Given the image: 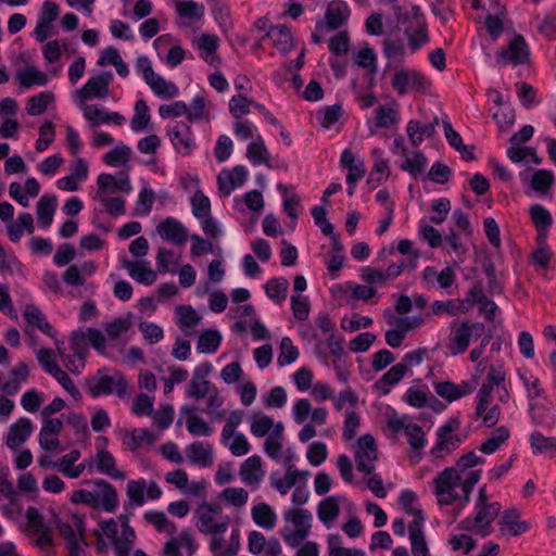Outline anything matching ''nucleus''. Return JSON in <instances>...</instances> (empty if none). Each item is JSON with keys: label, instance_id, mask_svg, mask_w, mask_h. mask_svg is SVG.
<instances>
[{"label": "nucleus", "instance_id": "nucleus-1", "mask_svg": "<svg viewBox=\"0 0 556 556\" xmlns=\"http://www.w3.org/2000/svg\"><path fill=\"white\" fill-rule=\"evenodd\" d=\"M481 477V470H470L466 476L451 467L442 470L433 480L434 494L439 505H452L459 501L460 507L470 502L473 486Z\"/></svg>", "mask_w": 556, "mask_h": 556}, {"label": "nucleus", "instance_id": "nucleus-2", "mask_svg": "<svg viewBox=\"0 0 556 556\" xmlns=\"http://www.w3.org/2000/svg\"><path fill=\"white\" fill-rule=\"evenodd\" d=\"M195 527L204 534H224L230 525V518L223 514L219 504L203 502L194 511Z\"/></svg>", "mask_w": 556, "mask_h": 556}, {"label": "nucleus", "instance_id": "nucleus-3", "mask_svg": "<svg viewBox=\"0 0 556 556\" xmlns=\"http://www.w3.org/2000/svg\"><path fill=\"white\" fill-rule=\"evenodd\" d=\"M86 390L92 397L112 393L124 397L129 394L128 381L122 372L106 375L102 369L98 370L96 376L86 379Z\"/></svg>", "mask_w": 556, "mask_h": 556}, {"label": "nucleus", "instance_id": "nucleus-4", "mask_svg": "<svg viewBox=\"0 0 556 556\" xmlns=\"http://www.w3.org/2000/svg\"><path fill=\"white\" fill-rule=\"evenodd\" d=\"M55 529L66 542V549L70 556H83L84 548L88 543L86 541V527L84 518L78 514H72L67 520L58 519Z\"/></svg>", "mask_w": 556, "mask_h": 556}, {"label": "nucleus", "instance_id": "nucleus-5", "mask_svg": "<svg viewBox=\"0 0 556 556\" xmlns=\"http://www.w3.org/2000/svg\"><path fill=\"white\" fill-rule=\"evenodd\" d=\"M283 518L286 522L292 523L293 529L286 526L281 536L290 547L295 548L308 536L313 516L309 510L298 508L285 511Z\"/></svg>", "mask_w": 556, "mask_h": 556}, {"label": "nucleus", "instance_id": "nucleus-6", "mask_svg": "<svg viewBox=\"0 0 556 556\" xmlns=\"http://www.w3.org/2000/svg\"><path fill=\"white\" fill-rule=\"evenodd\" d=\"M485 332V326L482 323H470L464 320L451 324V336L447 344L450 353L454 356L465 353L471 342L481 338Z\"/></svg>", "mask_w": 556, "mask_h": 556}, {"label": "nucleus", "instance_id": "nucleus-7", "mask_svg": "<svg viewBox=\"0 0 556 556\" xmlns=\"http://www.w3.org/2000/svg\"><path fill=\"white\" fill-rule=\"evenodd\" d=\"M475 517H467L458 523V529L488 536L491 533V525L501 511V504L492 502L488 505H475Z\"/></svg>", "mask_w": 556, "mask_h": 556}, {"label": "nucleus", "instance_id": "nucleus-8", "mask_svg": "<svg viewBox=\"0 0 556 556\" xmlns=\"http://www.w3.org/2000/svg\"><path fill=\"white\" fill-rule=\"evenodd\" d=\"M162 494L160 485L153 480L147 481L143 478L129 480L126 485V495L129 498V503L125 504V506H142L147 501L161 498Z\"/></svg>", "mask_w": 556, "mask_h": 556}, {"label": "nucleus", "instance_id": "nucleus-9", "mask_svg": "<svg viewBox=\"0 0 556 556\" xmlns=\"http://www.w3.org/2000/svg\"><path fill=\"white\" fill-rule=\"evenodd\" d=\"M459 425L460 422L458 419L451 418L446 424L438 429V440L435 445L430 451L431 456L434 458H443L445 455L452 453V451L460 445V437L453 433L459 428Z\"/></svg>", "mask_w": 556, "mask_h": 556}, {"label": "nucleus", "instance_id": "nucleus-10", "mask_svg": "<svg viewBox=\"0 0 556 556\" xmlns=\"http://www.w3.org/2000/svg\"><path fill=\"white\" fill-rule=\"evenodd\" d=\"M354 458L358 471L365 475L374 472L375 462L378 459V451L372 435L364 434L357 440Z\"/></svg>", "mask_w": 556, "mask_h": 556}, {"label": "nucleus", "instance_id": "nucleus-11", "mask_svg": "<svg viewBox=\"0 0 556 556\" xmlns=\"http://www.w3.org/2000/svg\"><path fill=\"white\" fill-rule=\"evenodd\" d=\"M112 73L105 72L99 76L91 77L83 88L76 91V98L80 104H86L90 99H104L109 96Z\"/></svg>", "mask_w": 556, "mask_h": 556}, {"label": "nucleus", "instance_id": "nucleus-12", "mask_svg": "<svg viewBox=\"0 0 556 556\" xmlns=\"http://www.w3.org/2000/svg\"><path fill=\"white\" fill-rule=\"evenodd\" d=\"M529 50L521 35L515 36L506 48H502L496 55L497 63L502 66L513 64L520 65L528 61Z\"/></svg>", "mask_w": 556, "mask_h": 556}, {"label": "nucleus", "instance_id": "nucleus-13", "mask_svg": "<svg viewBox=\"0 0 556 556\" xmlns=\"http://www.w3.org/2000/svg\"><path fill=\"white\" fill-rule=\"evenodd\" d=\"M506 379V372L502 365H491L485 380L482 382L477 393L478 410H483L485 403H491L494 388L503 386Z\"/></svg>", "mask_w": 556, "mask_h": 556}, {"label": "nucleus", "instance_id": "nucleus-14", "mask_svg": "<svg viewBox=\"0 0 556 556\" xmlns=\"http://www.w3.org/2000/svg\"><path fill=\"white\" fill-rule=\"evenodd\" d=\"M413 21L412 26L405 29V35L408 38V45L413 51L418 50L421 46L429 41L427 34V24L420 8L417 5L412 7Z\"/></svg>", "mask_w": 556, "mask_h": 556}, {"label": "nucleus", "instance_id": "nucleus-15", "mask_svg": "<svg viewBox=\"0 0 556 556\" xmlns=\"http://www.w3.org/2000/svg\"><path fill=\"white\" fill-rule=\"evenodd\" d=\"M26 518L31 531L39 535L36 540V545L42 551L52 547L54 542L51 530L45 528L43 517L39 510L34 506H29L26 510Z\"/></svg>", "mask_w": 556, "mask_h": 556}, {"label": "nucleus", "instance_id": "nucleus-16", "mask_svg": "<svg viewBox=\"0 0 556 556\" xmlns=\"http://www.w3.org/2000/svg\"><path fill=\"white\" fill-rule=\"evenodd\" d=\"M160 237L175 245H184L188 239L186 227L174 217H166L157 226Z\"/></svg>", "mask_w": 556, "mask_h": 556}, {"label": "nucleus", "instance_id": "nucleus-17", "mask_svg": "<svg viewBox=\"0 0 556 556\" xmlns=\"http://www.w3.org/2000/svg\"><path fill=\"white\" fill-rule=\"evenodd\" d=\"M80 109L85 118L92 122V127L109 123L121 126L125 123V117L122 114L117 112L109 113L104 108H99L98 105L80 104Z\"/></svg>", "mask_w": 556, "mask_h": 556}, {"label": "nucleus", "instance_id": "nucleus-18", "mask_svg": "<svg viewBox=\"0 0 556 556\" xmlns=\"http://www.w3.org/2000/svg\"><path fill=\"white\" fill-rule=\"evenodd\" d=\"M239 475L247 485L257 488L265 476L261 457L253 455L247 458L240 466Z\"/></svg>", "mask_w": 556, "mask_h": 556}, {"label": "nucleus", "instance_id": "nucleus-19", "mask_svg": "<svg viewBox=\"0 0 556 556\" xmlns=\"http://www.w3.org/2000/svg\"><path fill=\"white\" fill-rule=\"evenodd\" d=\"M531 220L538 231V244H545L548 229L553 224L551 213L541 204H533L529 208Z\"/></svg>", "mask_w": 556, "mask_h": 556}, {"label": "nucleus", "instance_id": "nucleus-20", "mask_svg": "<svg viewBox=\"0 0 556 556\" xmlns=\"http://www.w3.org/2000/svg\"><path fill=\"white\" fill-rule=\"evenodd\" d=\"M168 136L175 149L184 154H190L194 146L190 127L185 123H176L169 130Z\"/></svg>", "mask_w": 556, "mask_h": 556}, {"label": "nucleus", "instance_id": "nucleus-21", "mask_svg": "<svg viewBox=\"0 0 556 556\" xmlns=\"http://www.w3.org/2000/svg\"><path fill=\"white\" fill-rule=\"evenodd\" d=\"M308 471L298 470L293 465H289L285 477L279 478L276 475L270 476V484L281 495H286L298 482L306 481Z\"/></svg>", "mask_w": 556, "mask_h": 556}, {"label": "nucleus", "instance_id": "nucleus-22", "mask_svg": "<svg viewBox=\"0 0 556 556\" xmlns=\"http://www.w3.org/2000/svg\"><path fill=\"white\" fill-rule=\"evenodd\" d=\"M189 462L200 467H210L214 463L213 448L210 443L193 442L185 450Z\"/></svg>", "mask_w": 556, "mask_h": 556}, {"label": "nucleus", "instance_id": "nucleus-23", "mask_svg": "<svg viewBox=\"0 0 556 556\" xmlns=\"http://www.w3.org/2000/svg\"><path fill=\"white\" fill-rule=\"evenodd\" d=\"M523 386L527 390V396L529 400V414L531 416V419L535 424H541L542 419L536 415L538 409V403L535 402L536 399L543 396L544 389L542 388L541 381L538 377L533 376H520Z\"/></svg>", "mask_w": 556, "mask_h": 556}, {"label": "nucleus", "instance_id": "nucleus-24", "mask_svg": "<svg viewBox=\"0 0 556 556\" xmlns=\"http://www.w3.org/2000/svg\"><path fill=\"white\" fill-rule=\"evenodd\" d=\"M200 56L211 66H217L220 62L216 51L219 47V38L216 35L203 34L195 40Z\"/></svg>", "mask_w": 556, "mask_h": 556}, {"label": "nucleus", "instance_id": "nucleus-25", "mask_svg": "<svg viewBox=\"0 0 556 556\" xmlns=\"http://www.w3.org/2000/svg\"><path fill=\"white\" fill-rule=\"evenodd\" d=\"M33 424L28 418H20L16 422L12 424L9 428L7 437V445L11 450H16L22 445L31 434Z\"/></svg>", "mask_w": 556, "mask_h": 556}, {"label": "nucleus", "instance_id": "nucleus-26", "mask_svg": "<svg viewBox=\"0 0 556 556\" xmlns=\"http://www.w3.org/2000/svg\"><path fill=\"white\" fill-rule=\"evenodd\" d=\"M123 267L128 271L129 276L140 283L151 286L156 280V273L149 266L146 261L132 262L123 261Z\"/></svg>", "mask_w": 556, "mask_h": 556}, {"label": "nucleus", "instance_id": "nucleus-27", "mask_svg": "<svg viewBox=\"0 0 556 556\" xmlns=\"http://www.w3.org/2000/svg\"><path fill=\"white\" fill-rule=\"evenodd\" d=\"M473 389L475 384L470 382L455 384L450 381H444L435 384L437 394L448 402H453L472 393Z\"/></svg>", "mask_w": 556, "mask_h": 556}, {"label": "nucleus", "instance_id": "nucleus-28", "mask_svg": "<svg viewBox=\"0 0 556 556\" xmlns=\"http://www.w3.org/2000/svg\"><path fill=\"white\" fill-rule=\"evenodd\" d=\"M456 275L451 267H444L441 271H437L433 267H426L422 271V281L428 287H433L434 281L442 289H448L455 282Z\"/></svg>", "mask_w": 556, "mask_h": 556}, {"label": "nucleus", "instance_id": "nucleus-29", "mask_svg": "<svg viewBox=\"0 0 556 556\" xmlns=\"http://www.w3.org/2000/svg\"><path fill=\"white\" fill-rule=\"evenodd\" d=\"M405 435L412 447L410 460L418 463L422 458V448L427 440L422 428L416 424H407L405 427Z\"/></svg>", "mask_w": 556, "mask_h": 556}, {"label": "nucleus", "instance_id": "nucleus-30", "mask_svg": "<svg viewBox=\"0 0 556 556\" xmlns=\"http://www.w3.org/2000/svg\"><path fill=\"white\" fill-rule=\"evenodd\" d=\"M181 413L186 415L187 430L192 435H211L214 431L204 419L195 415V407L192 405H185L181 407Z\"/></svg>", "mask_w": 556, "mask_h": 556}, {"label": "nucleus", "instance_id": "nucleus-31", "mask_svg": "<svg viewBox=\"0 0 556 556\" xmlns=\"http://www.w3.org/2000/svg\"><path fill=\"white\" fill-rule=\"evenodd\" d=\"M118 520L122 529L119 540L116 543V556H129L136 534L134 529L129 526V518L127 515H121Z\"/></svg>", "mask_w": 556, "mask_h": 556}, {"label": "nucleus", "instance_id": "nucleus-32", "mask_svg": "<svg viewBox=\"0 0 556 556\" xmlns=\"http://www.w3.org/2000/svg\"><path fill=\"white\" fill-rule=\"evenodd\" d=\"M265 37H268L274 47L282 53H287L293 48L291 30L285 25L269 27Z\"/></svg>", "mask_w": 556, "mask_h": 556}, {"label": "nucleus", "instance_id": "nucleus-33", "mask_svg": "<svg viewBox=\"0 0 556 556\" xmlns=\"http://www.w3.org/2000/svg\"><path fill=\"white\" fill-rule=\"evenodd\" d=\"M93 483L99 489L97 494L100 496V506L108 513L115 511L118 507V495L113 485L103 479H97Z\"/></svg>", "mask_w": 556, "mask_h": 556}, {"label": "nucleus", "instance_id": "nucleus-34", "mask_svg": "<svg viewBox=\"0 0 556 556\" xmlns=\"http://www.w3.org/2000/svg\"><path fill=\"white\" fill-rule=\"evenodd\" d=\"M349 16V9L348 7L340 1H333L329 3L325 20L326 24L329 29L334 30L340 28L348 20Z\"/></svg>", "mask_w": 556, "mask_h": 556}, {"label": "nucleus", "instance_id": "nucleus-35", "mask_svg": "<svg viewBox=\"0 0 556 556\" xmlns=\"http://www.w3.org/2000/svg\"><path fill=\"white\" fill-rule=\"evenodd\" d=\"M79 451L73 450L68 454L62 456V458H60V460L54 464V467L68 478H78L85 470L84 464L74 466V464L79 459Z\"/></svg>", "mask_w": 556, "mask_h": 556}, {"label": "nucleus", "instance_id": "nucleus-36", "mask_svg": "<svg viewBox=\"0 0 556 556\" xmlns=\"http://www.w3.org/2000/svg\"><path fill=\"white\" fill-rule=\"evenodd\" d=\"M144 81L159 97L174 98L178 96V87L174 83L165 80L154 71L150 73V75L144 79Z\"/></svg>", "mask_w": 556, "mask_h": 556}, {"label": "nucleus", "instance_id": "nucleus-37", "mask_svg": "<svg viewBox=\"0 0 556 556\" xmlns=\"http://www.w3.org/2000/svg\"><path fill=\"white\" fill-rule=\"evenodd\" d=\"M340 500H344V497L328 496L318 504L317 516L323 523L329 525L338 518L340 514Z\"/></svg>", "mask_w": 556, "mask_h": 556}, {"label": "nucleus", "instance_id": "nucleus-38", "mask_svg": "<svg viewBox=\"0 0 556 556\" xmlns=\"http://www.w3.org/2000/svg\"><path fill=\"white\" fill-rule=\"evenodd\" d=\"M28 367L25 363H20L9 374L8 380L2 384V391L8 395H14L18 392L21 384L28 379Z\"/></svg>", "mask_w": 556, "mask_h": 556}, {"label": "nucleus", "instance_id": "nucleus-39", "mask_svg": "<svg viewBox=\"0 0 556 556\" xmlns=\"http://www.w3.org/2000/svg\"><path fill=\"white\" fill-rule=\"evenodd\" d=\"M469 311V306L462 300L434 301L431 305V315L441 316L443 314L457 316ZM430 316V313L427 314Z\"/></svg>", "mask_w": 556, "mask_h": 556}, {"label": "nucleus", "instance_id": "nucleus-40", "mask_svg": "<svg viewBox=\"0 0 556 556\" xmlns=\"http://www.w3.org/2000/svg\"><path fill=\"white\" fill-rule=\"evenodd\" d=\"M55 208L56 198L54 195L45 194L37 202V218L43 228L52 224Z\"/></svg>", "mask_w": 556, "mask_h": 556}, {"label": "nucleus", "instance_id": "nucleus-41", "mask_svg": "<svg viewBox=\"0 0 556 556\" xmlns=\"http://www.w3.org/2000/svg\"><path fill=\"white\" fill-rule=\"evenodd\" d=\"M251 515L253 521L258 527L270 530L274 529L276 526L277 516L275 511L271 509V507L266 503H260L255 505L251 510Z\"/></svg>", "mask_w": 556, "mask_h": 556}, {"label": "nucleus", "instance_id": "nucleus-42", "mask_svg": "<svg viewBox=\"0 0 556 556\" xmlns=\"http://www.w3.org/2000/svg\"><path fill=\"white\" fill-rule=\"evenodd\" d=\"M408 139L414 147H418L425 138H430L434 135V125H422L419 121L412 119L406 127Z\"/></svg>", "mask_w": 556, "mask_h": 556}, {"label": "nucleus", "instance_id": "nucleus-43", "mask_svg": "<svg viewBox=\"0 0 556 556\" xmlns=\"http://www.w3.org/2000/svg\"><path fill=\"white\" fill-rule=\"evenodd\" d=\"M16 79L22 87L30 88L33 86H45L48 81V76L31 65L18 71Z\"/></svg>", "mask_w": 556, "mask_h": 556}, {"label": "nucleus", "instance_id": "nucleus-44", "mask_svg": "<svg viewBox=\"0 0 556 556\" xmlns=\"http://www.w3.org/2000/svg\"><path fill=\"white\" fill-rule=\"evenodd\" d=\"M0 273L3 275H25V266L14 253H8L0 243Z\"/></svg>", "mask_w": 556, "mask_h": 556}, {"label": "nucleus", "instance_id": "nucleus-45", "mask_svg": "<svg viewBox=\"0 0 556 556\" xmlns=\"http://www.w3.org/2000/svg\"><path fill=\"white\" fill-rule=\"evenodd\" d=\"M97 469L113 479H125V473L115 467L114 456L105 450L98 452Z\"/></svg>", "mask_w": 556, "mask_h": 556}, {"label": "nucleus", "instance_id": "nucleus-46", "mask_svg": "<svg viewBox=\"0 0 556 556\" xmlns=\"http://www.w3.org/2000/svg\"><path fill=\"white\" fill-rule=\"evenodd\" d=\"M530 445L534 454H555L556 438L545 437L539 431H534L530 435Z\"/></svg>", "mask_w": 556, "mask_h": 556}, {"label": "nucleus", "instance_id": "nucleus-47", "mask_svg": "<svg viewBox=\"0 0 556 556\" xmlns=\"http://www.w3.org/2000/svg\"><path fill=\"white\" fill-rule=\"evenodd\" d=\"M247 157L254 164L260 165L262 163L270 167L269 154L265 147L264 140L261 136H257L256 140L252 141L247 149Z\"/></svg>", "mask_w": 556, "mask_h": 556}, {"label": "nucleus", "instance_id": "nucleus-48", "mask_svg": "<svg viewBox=\"0 0 556 556\" xmlns=\"http://www.w3.org/2000/svg\"><path fill=\"white\" fill-rule=\"evenodd\" d=\"M289 282L286 278H273L265 285V292L276 303H282L287 298Z\"/></svg>", "mask_w": 556, "mask_h": 556}, {"label": "nucleus", "instance_id": "nucleus-49", "mask_svg": "<svg viewBox=\"0 0 556 556\" xmlns=\"http://www.w3.org/2000/svg\"><path fill=\"white\" fill-rule=\"evenodd\" d=\"M509 429L505 426L496 428L492 434L480 445L484 454H492L509 438Z\"/></svg>", "mask_w": 556, "mask_h": 556}, {"label": "nucleus", "instance_id": "nucleus-50", "mask_svg": "<svg viewBox=\"0 0 556 556\" xmlns=\"http://www.w3.org/2000/svg\"><path fill=\"white\" fill-rule=\"evenodd\" d=\"M176 314L178 316V325L184 330L186 336H190V328L198 325L201 320V316L188 305H180L176 308Z\"/></svg>", "mask_w": 556, "mask_h": 556}, {"label": "nucleus", "instance_id": "nucleus-51", "mask_svg": "<svg viewBox=\"0 0 556 556\" xmlns=\"http://www.w3.org/2000/svg\"><path fill=\"white\" fill-rule=\"evenodd\" d=\"M155 437L148 429L134 430L132 432H126L123 439L124 445L129 450H138L142 443H153Z\"/></svg>", "mask_w": 556, "mask_h": 556}, {"label": "nucleus", "instance_id": "nucleus-52", "mask_svg": "<svg viewBox=\"0 0 556 556\" xmlns=\"http://www.w3.org/2000/svg\"><path fill=\"white\" fill-rule=\"evenodd\" d=\"M176 10L184 18L201 20L204 16L205 8L192 0H176Z\"/></svg>", "mask_w": 556, "mask_h": 556}, {"label": "nucleus", "instance_id": "nucleus-53", "mask_svg": "<svg viewBox=\"0 0 556 556\" xmlns=\"http://www.w3.org/2000/svg\"><path fill=\"white\" fill-rule=\"evenodd\" d=\"M53 101V94L50 91L40 92L30 97L27 101L26 111L29 115L36 116L42 114L48 105Z\"/></svg>", "mask_w": 556, "mask_h": 556}, {"label": "nucleus", "instance_id": "nucleus-54", "mask_svg": "<svg viewBox=\"0 0 556 556\" xmlns=\"http://www.w3.org/2000/svg\"><path fill=\"white\" fill-rule=\"evenodd\" d=\"M222 341V337L216 330L204 331L198 340L197 350L200 353H213L215 352Z\"/></svg>", "mask_w": 556, "mask_h": 556}, {"label": "nucleus", "instance_id": "nucleus-55", "mask_svg": "<svg viewBox=\"0 0 556 556\" xmlns=\"http://www.w3.org/2000/svg\"><path fill=\"white\" fill-rule=\"evenodd\" d=\"M149 122V108L146 101L140 99L135 103V114L130 122L131 128L135 131H140L148 126Z\"/></svg>", "mask_w": 556, "mask_h": 556}, {"label": "nucleus", "instance_id": "nucleus-56", "mask_svg": "<svg viewBox=\"0 0 556 556\" xmlns=\"http://www.w3.org/2000/svg\"><path fill=\"white\" fill-rule=\"evenodd\" d=\"M131 155L129 147L119 144L104 154L103 161L110 166H119L126 164Z\"/></svg>", "mask_w": 556, "mask_h": 556}, {"label": "nucleus", "instance_id": "nucleus-57", "mask_svg": "<svg viewBox=\"0 0 556 556\" xmlns=\"http://www.w3.org/2000/svg\"><path fill=\"white\" fill-rule=\"evenodd\" d=\"M192 214L202 219L211 215V202L210 199L201 191L198 190L191 198Z\"/></svg>", "mask_w": 556, "mask_h": 556}, {"label": "nucleus", "instance_id": "nucleus-58", "mask_svg": "<svg viewBox=\"0 0 556 556\" xmlns=\"http://www.w3.org/2000/svg\"><path fill=\"white\" fill-rule=\"evenodd\" d=\"M206 407L204 412L213 419L220 420L225 417L226 412L222 408L224 399L219 395V391L215 390L207 395Z\"/></svg>", "mask_w": 556, "mask_h": 556}, {"label": "nucleus", "instance_id": "nucleus-59", "mask_svg": "<svg viewBox=\"0 0 556 556\" xmlns=\"http://www.w3.org/2000/svg\"><path fill=\"white\" fill-rule=\"evenodd\" d=\"M384 317L389 325L395 324V326H397L404 333L419 328L425 324V319L419 316L395 318L393 315L384 313Z\"/></svg>", "mask_w": 556, "mask_h": 556}, {"label": "nucleus", "instance_id": "nucleus-60", "mask_svg": "<svg viewBox=\"0 0 556 556\" xmlns=\"http://www.w3.org/2000/svg\"><path fill=\"white\" fill-rule=\"evenodd\" d=\"M144 519L153 525L159 531H165L168 533L176 532L175 525L166 517L163 511H147Z\"/></svg>", "mask_w": 556, "mask_h": 556}, {"label": "nucleus", "instance_id": "nucleus-61", "mask_svg": "<svg viewBox=\"0 0 556 556\" xmlns=\"http://www.w3.org/2000/svg\"><path fill=\"white\" fill-rule=\"evenodd\" d=\"M299 356L298 349L293 345L290 338L285 337L280 342V353L277 359L279 366L293 363Z\"/></svg>", "mask_w": 556, "mask_h": 556}, {"label": "nucleus", "instance_id": "nucleus-62", "mask_svg": "<svg viewBox=\"0 0 556 556\" xmlns=\"http://www.w3.org/2000/svg\"><path fill=\"white\" fill-rule=\"evenodd\" d=\"M153 202H154L153 190L150 188H143L139 192L134 214L137 216L148 215L152 210Z\"/></svg>", "mask_w": 556, "mask_h": 556}, {"label": "nucleus", "instance_id": "nucleus-63", "mask_svg": "<svg viewBox=\"0 0 556 556\" xmlns=\"http://www.w3.org/2000/svg\"><path fill=\"white\" fill-rule=\"evenodd\" d=\"M406 374L405 364H396L392 366L378 381L377 387L382 388L383 386H394L402 380Z\"/></svg>", "mask_w": 556, "mask_h": 556}, {"label": "nucleus", "instance_id": "nucleus-64", "mask_svg": "<svg viewBox=\"0 0 556 556\" xmlns=\"http://www.w3.org/2000/svg\"><path fill=\"white\" fill-rule=\"evenodd\" d=\"M554 182V175L551 170L539 169L531 179V187L539 192L545 193Z\"/></svg>", "mask_w": 556, "mask_h": 556}]
</instances>
